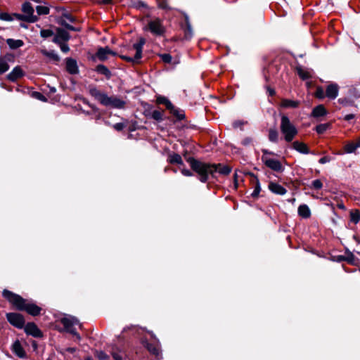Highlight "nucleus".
<instances>
[{"label":"nucleus","mask_w":360,"mask_h":360,"mask_svg":"<svg viewBox=\"0 0 360 360\" xmlns=\"http://www.w3.org/2000/svg\"><path fill=\"white\" fill-rule=\"evenodd\" d=\"M96 70L106 77V78L110 79L111 77L110 71L108 70V68L103 65H98L96 66Z\"/></svg>","instance_id":"29"},{"label":"nucleus","mask_w":360,"mask_h":360,"mask_svg":"<svg viewBox=\"0 0 360 360\" xmlns=\"http://www.w3.org/2000/svg\"><path fill=\"white\" fill-rule=\"evenodd\" d=\"M187 161L192 169L199 174L200 181L204 183L207 181L209 174L214 177L216 173L226 176L231 172V168L226 165L208 164L193 158H189Z\"/></svg>","instance_id":"1"},{"label":"nucleus","mask_w":360,"mask_h":360,"mask_svg":"<svg viewBox=\"0 0 360 360\" xmlns=\"http://www.w3.org/2000/svg\"><path fill=\"white\" fill-rule=\"evenodd\" d=\"M102 105L114 108L122 109L125 106V102L117 96H108L107 94L103 100Z\"/></svg>","instance_id":"8"},{"label":"nucleus","mask_w":360,"mask_h":360,"mask_svg":"<svg viewBox=\"0 0 360 360\" xmlns=\"http://www.w3.org/2000/svg\"><path fill=\"white\" fill-rule=\"evenodd\" d=\"M297 74L302 79H307L311 77L310 73L302 68L297 69Z\"/></svg>","instance_id":"36"},{"label":"nucleus","mask_w":360,"mask_h":360,"mask_svg":"<svg viewBox=\"0 0 360 360\" xmlns=\"http://www.w3.org/2000/svg\"><path fill=\"white\" fill-rule=\"evenodd\" d=\"M269 94H270L271 96H273V95H274V94H275V91H274V90H273V89H269Z\"/></svg>","instance_id":"60"},{"label":"nucleus","mask_w":360,"mask_h":360,"mask_svg":"<svg viewBox=\"0 0 360 360\" xmlns=\"http://www.w3.org/2000/svg\"><path fill=\"white\" fill-rule=\"evenodd\" d=\"M12 352L19 358H25L26 352L19 340H15L11 347Z\"/></svg>","instance_id":"12"},{"label":"nucleus","mask_w":360,"mask_h":360,"mask_svg":"<svg viewBox=\"0 0 360 360\" xmlns=\"http://www.w3.org/2000/svg\"><path fill=\"white\" fill-rule=\"evenodd\" d=\"M329 124H321L316 126V131L318 134H323L329 128Z\"/></svg>","instance_id":"40"},{"label":"nucleus","mask_w":360,"mask_h":360,"mask_svg":"<svg viewBox=\"0 0 360 360\" xmlns=\"http://www.w3.org/2000/svg\"><path fill=\"white\" fill-rule=\"evenodd\" d=\"M160 58L165 63H170L172 62V56L170 54L168 53H163L160 55Z\"/></svg>","instance_id":"44"},{"label":"nucleus","mask_w":360,"mask_h":360,"mask_svg":"<svg viewBox=\"0 0 360 360\" xmlns=\"http://www.w3.org/2000/svg\"><path fill=\"white\" fill-rule=\"evenodd\" d=\"M66 18L71 22H73L74 20L73 18L70 15H66Z\"/></svg>","instance_id":"59"},{"label":"nucleus","mask_w":360,"mask_h":360,"mask_svg":"<svg viewBox=\"0 0 360 360\" xmlns=\"http://www.w3.org/2000/svg\"><path fill=\"white\" fill-rule=\"evenodd\" d=\"M0 20L4 21H12L13 20V17L8 13H0Z\"/></svg>","instance_id":"42"},{"label":"nucleus","mask_w":360,"mask_h":360,"mask_svg":"<svg viewBox=\"0 0 360 360\" xmlns=\"http://www.w3.org/2000/svg\"><path fill=\"white\" fill-rule=\"evenodd\" d=\"M60 45V49L63 52L67 53L69 51L70 49L68 44L60 42L58 44Z\"/></svg>","instance_id":"49"},{"label":"nucleus","mask_w":360,"mask_h":360,"mask_svg":"<svg viewBox=\"0 0 360 360\" xmlns=\"http://www.w3.org/2000/svg\"><path fill=\"white\" fill-rule=\"evenodd\" d=\"M22 11L27 16V22H34L37 20V17L34 15V9L29 2H25L22 6Z\"/></svg>","instance_id":"10"},{"label":"nucleus","mask_w":360,"mask_h":360,"mask_svg":"<svg viewBox=\"0 0 360 360\" xmlns=\"http://www.w3.org/2000/svg\"><path fill=\"white\" fill-rule=\"evenodd\" d=\"M36 10L39 15H47L50 11L47 6H37Z\"/></svg>","instance_id":"39"},{"label":"nucleus","mask_w":360,"mask_h":360,"mask_svg":"<svg viewBox=\"0 0 360 360\" xmlns=\"http://www.w3.org/2000/svg\"><path fill=\"white\" fill-rule=\"evenodd\" d=\"M338 206H339V207H340V208H341V209H344V208H345V207H344V205H339Z\"/></svg>","instance_id":"61"},{"label":"nucleus","mask_w":360,"mask_h":360,"mask_svg":"<svg viewBox=\"0 0 360 360\" xmlns=\"http://www.w3.org/2000/svg\"><path fill=\"white\" fill-rule=\"evenodd\" d=\"M40 52L46 57H47L48 58H49L50 60H53V61H58L60 58L59 56H58L57 53H55V51H47L46 49H41L40 51Z\"/></svg>","instance_id":"27"},{"label":"nucleus","mask_w":360,"mask_h":360,"mask_svg":"<svg viewBox=\"0 0 360 360\" xmlns=\"http://www.w3.org/2000/svg\"><path fill=\"white\" fill-rule=\"evenodd\" d=\"M157 102L160 104H164L167 108H172V103L165 97H158L157 98Z\"/></svg>","instance_id":"34"},{"label":"nucleus","mask_w":360,"mask_h":360,"mask_svg":"<svg viewBox=\"0 0 360 360\" xmlns=\"http://www.w3.org/2000/svg\"><path fill=\"white\" fill-rule=\"evenodd\" d=\"M360 147V136L356 139L355 142H349L345 144L344 147L345 153H352L355 152V150Z\"/></svg>","instance_id":"20"},{"label":"nucleus","mask_w":360,"mask_h":360,"mask_svg":"<svg viewBox=\"0 0 360 360\" xmlns=\"http://www.w3.org/2000/svg\"><path fill=\"white\" fill-rule=\"evenodd\" d=\"M41 37L43 38H48L53 34V32L51 30H41L40 32Z\"/></svg>","instance_id":"43"},{"label":"nucleus","mask_w":360,"mask_h":360,"mask_svg":"<svg viewBox=\"0 0 360 360\" xmlns=\"http://www.w3.org/2000/svg\"><path fill=\"white\" fill-rule=\"evenodd\" d=\"M354 117L353 114H348L345 117V120H350Z\"/></svg>","instance_id":"57"},{"label":"nucleus","mask_w":360,"mask_h":360,"mask_svg":"<svg viewBox=\"0 0 360 360\" xmlns=\"http://www.w3.org/2000/svg\"><path fill=\"white\" fill-rule=\"evenodd\" d=\"M315 96L318 98H323L326 96V94H324V91L321 87H318L316 89V91L315 92Z\"/></svg>","instance_id":"45"},{"label":"nucleus","mask_w":360,"mask_h":360,"mask_svg":"<svg viewBox=\"0 0 360 360\" xmlns=\"http://www.w3.org/2000/svg\"><path fill=\"white\" fill-rule=\"evenodd\" d=\"M292 148L297 152L303 154L309 153V149L307 144L303 142L294 141L292 143Z\"/></svg>","instance_id":"21"},{"label":"nucleus","mask_w":360,"mask_h":360,"mask_svg":"<svg viewBox=\"0 0 360 360\" xmlns=\"http://www.w3.org/2000/svg\"><path fill=\"white\" fill-rule=\"evenodd\" d=\"M6 317L11 324L18 328H22L25 325L24 318L20 314L8 313Z\"/></svg>","instance_id":"9"},{"label":"nucleus","mask_w":360,"mask_h":360,"mask_svg":"<svg viewBox=\"0 0 360 360\" xmlns=\"http://www.w3.org/2000/svg\"><path fill=\"white\" fill-rule=\"evenodd\" d=\"M354 257V255L350 253L346 258H342V259L346 260L349 263H352Z\"/></svg>","instance_id":"55"},{"label":"nucleus","mask_w":360,"mask_h":360,"mask_svg":"<svg viewBox=\"0 0 360 360\" xmlns=\"http://www.w3.org/2000/svg\"><path fill=\"white\" fill-rule=\"evenodd\" d=\"M280 129L287 142H291L298 133L295 126L285 115L281 116Z\"/></svg>","instance_id":"3"},{"label":"nucleus","mask_w":360,"mask_h":360,"mask_svg":"<svg viewBox=\"0 0 360 360\" xmlns=\"http://www.w3.org/2000/svg\"><path fill=\"white\" fill-rule=\"evenodd\" d=\"M252 139L250 137L245 138L242 141V144L244 146H249V145L252 144Z\"/></svg>","instance_id":"50"},{"label":"nucleus","mask_w":360,"mask_h":360,"mask_svg":"<svg viewBox=\"0 0 360 360\" xmlns=\"http://www.w3.org/2000/svg\"><path fill=\"white\" fill-rule=\"evenodd\" d=\"M110 55L115 56L116 53L108 46L98 49L96 53V57L101 61L107 60Z\"/></svg>","instance_id":"11"},{"label":"nucleus","mask_w":360,"mask_h":360,"mask_svg":"<svg viewBox=\"0 0 360 360\" xmlns=\"http://www.w3.org/2000/svg\"><path fill=\"white\" fill-rule=\"evenodd\" d=\"M13 16H14L16 19L24 20L27 22L26 18L27 17L25 14H13Z\"/></svg>","instance_id":"51"},{"label":"nucleus","mask_w":360,"mask_h":360,"mask_svg":"<svg viewBox=\"0 0 360 360\" xmlns=\"http://www.w3.org/2000/svg\"><path fill=\"white\" fill-rule=\"evenodd\" d=\"M169 110L170 112L176 116L179 120H182L184 117V114L183 111L176 108L172 104V108H167Z\"/></svg>","instance_id":"32"},{"label":"nucleus","mask_w":360,"mask_h":360,"mask_svg":"<svg viewBox=\"0 0 360 360\" xmlns=\"http://www.w3.org/2000/svg\"><path fill=\"white\" fill-rule=\"evenodd\" d=\"M144 44L145 39L143 38H141L139 42L134 44L132 46V47L129 49L130 53L132 51H135V54L134 56H131V55H122L120 56V58L127 62H131L133 63H139V60L142 57V49Z\"/></svg>","instance_id":"6"},{"label":"nucleus","mask_w":360,"mask_h":360,"mask_svg":"<svg viewBox=\"0 0 360 360\" xmlns=\"http://www.w3.org/2000/svg\"><path fill=\"white\" fill-rule=\"evenodd\" d=\"M89 94L95 99L99 101L101 104H102L103 100L106 96V94L100 91L97 88L94 86L89 87Z\"/></svg>","instance_id":"18"},{"label":"nucleus","mask_w":360,"mask_h":360,"mask_svg":"<svg viewBox=\"0 0 360 360\" xmlns=\"http://www.w3.org/2000/svg\"><path fill=\"white\" fill-rule=\"evenodd\" d=\"M147 349L151 354L156 356H158L160 354V350L158 345L148 343L147 344Z\"/></svg>","instance_id":"31"},{"label":"nucleus","mask_w":360,"mask_h":360,"mask_svg":"<svg viewBox=\"0 0 360 360\" xmlns=\"http://www.w3.org/2000/svg\"><path fill=\"white\" fill-rule=\"evenodd\" d=\"M181 172L182 174L186 176H191L193 174L190 170L185 169V168L181 169Z\"/></svg>","instance_id":"52"},{"label":"nucleus","mask_w":360,"mask_h":360,"mask_svg":"<svg viewBox=\"0 0 360 360\" xmlns=\"http://www.w3.org/2000/svg\"><path fill=\"white\" fill-rule=\"evenodd\" d=\"M60 323L68 332L76 336L78 340H80V336L75 328V326H78L79 328L82 327V324L77 319L71 316H65L60 319Z\"/></svg>","instance_id":"7"},{"label":"nucleus","mask_w":360,"mask_h":360,"mask_svg":"<svg viewBox=\"0 0 360 360\" xmlns=\"http://www.w3.org/2000/svg\"><path fill=\"white\" fill-rule=\"evenodd\" d=\"M151 116L154 120L160 121L162 120L163 112L160 110H154L152 112Z\"/></svg>","instance_id":"41"},{"label":"nucleus","mask_w":360,"mask_h":360,"mask_svg":"<svg viewBox=\"0 0 360 360\" xmlns=\"http://www.w3.org/2000/svg\"><path fill=\"white\" fill-rule=\"evenodd\" d=\"M268 136L271 142L277 143L278 141V133L276 129H269Z\"/></svg>","instance_id":"30"},{"label":"nucleus","mask_w":360,"mask_h":360,"mask_svg":"<svg viewBox=\"0 0 360 360\" xmlns=\"http://www.w3.org/2000/svg\"><path fill=\"white\" fill-rule=\"evenodd\" d=\"M168 162L170 164H176L179 165H184L181 157L179 154L175 153H172L169 154Z\"/></svg>","instance_id":"24"},{"label":"nucleus","mask_w":360,"mask_h":360,"mask_svg":"<svg viewBox=\"0 0 360 360\" xmlns=\"http://www.w3.org/2000/svg\"><path fill=\"white\" fill-rule=\"evenodd\" d=\"M61 25L64 27H65L68 30H72V31H79V30L77 29V28H75V27L66 23L64 21H62L61 22Z\"/></svg>","instance_id":"47"},{"label":"nucleus","mask_w":360,"mask_h":360,"mask_svg":"<svg viewBox=\"0 0 360 360\" xmlns=\"http://www.w3.org/2000/svg\"><path fill=\"white\" fill-rule=\"evenodd\" d=\"M111 355L115 360H125L126 355L124 352L119 350L117 348L114 347H112L110 351Z\"/></svg>","instance_id":"25"},{"label":"nucleus","mask_w":360,"mask_h":360,"mask_svg":"<svg viewBox=\"0 0 360 360\" xmlns=\"http://www.w3.org/2000/svg\"><path fill=\"white\" fill-rule=\"evenodd\" d=\"M330 160V158L328 157V156H324L323 158H321L319 162L320 164H325L326 162H328Z\"/></svg>","instance_id":"53"},{"label":"nucleus","mask_w":360,"mask_h":360,"mask_svg":"<svg viewBox=\"0 0 360 360\" xmlns=\"http://www.w3.org/2000/svg\"><path fill=\"white\" fill-rule=\"evenodd\" d=\"M299 105V101L290 99H282L281 102V106L284 108H296Z\"/></svg>","instance_id":"22"},{"label":"nucleus","mask_w":360,"mask_h":360,"mask_svg":"<svg viewBox=\"0 0 360 360\" xmlns=\"http://www.w3.org/2000/svg\"><path fill=\"white\" fill-rule=\"evenodd\" d=\"M66 70L70 74H77L78 72V67L76 60L72 58H67Z\"/></svg>","instance_id":"19"},{"label":"nucleus","mask_w":360,"mask_h":360,"mask_svg":"<svg viewBox=\"0 0 360 360\" xmlns=\"http://www.w3.org/2000/svg\"><path fill=\"white\" fill-rule=\"evenodd\" d=\"M312 186L315 189H321L323 186V184L319 179H316L312 181Z\"/></svg>","instance_id":"46"},{"label":"nucleus","mask_w":360,"mask_h":360,"mask_svg":"<svg viewBox=\"0 0 360 360\" xmlns=\"http://www.w3.org/2000/svg\"><path fill=\"white\" fill-rule=\"evenodd\" d=\"M26 333L34 337L39 338L41 336V332L34 323H28L25 327Z\"/></svg>","instance_id":"14"},{"label":"nucleus","mask_w":360,"mask_h":360,"mask_svg":"<svg viewBox=\"0 0 360 360\" xmlns=\"http://www.w3.org/2000/svg\"><path fill=\"white\" fill-rule=\"evenodd\" d=\"M243 123L242 122H240V121H237V122H235L233 123V127H234L235 128H237V127H242V126H243Z\"/></svg>","instance_id":"56"},{"label":"nucleus","mask_w":360,"mask_h":360,"mask_svg":"<svg viewBox=\"0 0 360 360\" xmlns=\"http://www.w3.org/2000/svg\"><path fill=\"white\" fill-rule=\"evenodd\" d=\"M34 95L35 98H38L39 100L46 101L45 97L41 93L34 92Z\"/></svg>","instance_id":"54"},{"label":"nucleus","mask_w":360,"mask_h":360,"mask_svg":"<svg viewBox=\"0 0 360 360\" xmlns=\"http://www.w3.org/2000/svg\"><path fill=\"white\" fill-rule=\"evenodd\" d=\"M298 214L302 218L307 219L311 216V211L307 205H301L298 207Z\"/></svg>","instance_id":"26"},{"label":"nucleus","mask_w":360,"mask_h":360,"mask_svg":"<svg viewBox=\"0 0 360 360\" xmlns=\"http://www.w3.org/2000/svg\"><path fill=\"white\" fill-rule=\"evenodd\" d=\"M2 295L16 309L25 311L32 316H37L41 311V308L34 303L23 299L20 295L10 290H4L2 292Z\"/></svg>","instance_id":"2"},{"label":"nucleus","mask_w":360,"mask_h":360,"mask_svg":"<svg viewBox=\"0 0 360 360\" xmlns=\"http://www.w3.org/2000/svg\"><path fill=\"white\" fill-rule=\"evenodd\" d=\"M124 127H125V124L122 122L116 123L115 124L113 125V128L115 130L119 131H122Z\"/></svg>","instance_id":"48"},{"label":"nucleus","mask_w":360,"mask_h":360,"mask_svg":"<svg viewBox=\"0 0 360 360\" xmlns=\"http://www.w3.org/2000/svg\"><path fill=\"white\" fill-rule=\"evenodd\" d=\"M70 39V34L65 30L58 28L56 32V34L53 39V41L56 44H60V42L66 41Z\"/></svg>","instance_id":"13"},{"label":"nucleus","mask_w":360,"mask_h":360,"mask_svg":"<svg viewBox=\"0 0 360 360\" xmlns=\"http://www.w3.org/2000/svg\"><path fill=\"white\" fill-rule=\"evenodd\" d=\"M101 3L103 4H109L112 3V0H102Z\"/></svg>","instance_id":"58"},{"label":"nucleus","mask_w":360,"mask_h":360,"mask_svg":"<svg viewBox=\"0 0 360 360\" xmlns=\"http://www.w3.org/2000/svg\"><path fill=\"white\" fill-rule=\"evenodd\" d=\"M8 69L9 65L8 63L4 59H0V75L6 72Z\"/></svg>","instance_id":"37"},{"label":"nucleus","mask_w":360,"mask_h":360,"mask_svg":"<svg viewBox=\"0 0 360 360\" xmlns=\"http://www.w3.org/2000/svg\"><path fill=\"white\" fill-rule=\"evenodd\" d=\"M350 220L354 224H357L360 221V212L358 210L350 212Z\"/></svg>","instance_id":"33"},{"label":"nucleus","mask_w":360,"mask_h":360,"mask_svg":"<svg viewBox=\"0 0 360 360\" xmlns=\"http://www.w3.org/2000/svg\"><path fill=\"white\" fill-rule=\"evenodd\" d=\"M7 44L9 46L11 49H18L23 46V41L20 39H8L6 40Z\"/></svg>","instance_id":"28"},{"label":"nucleus","mask_w":360,"mask_h":360,"mask_svg":"<svg viewBox=\"0 0 360 360\" xmlns=\"http://www.w3.org/2000/svg\"><path fill=\"white\" fill-rule=\"evenodd\" d=\"M260 191H261V188H260L259 179L257 178H255V189L252 193V196L254 198L257 197L259 194Z\"/></svg>","instance_id":"38"},{"label":"nucleus","mask_w":360,"mask_h":360,"mask_svg":"<svg viewBox=\"0 0 360 360\" xmlns=\"http://www.w3.org/2000/svg\"><path fill=\"white\" fill-rule=\"evenodd\" d=\"M68 351H70V352H74V351H75V349H73V348H70V349H68Z\"/></svg>","instance_id":"62"},{"label":"nucleus","mask_w":360,"mask_h":360,"mask_svg":"<svg viewBox=\"0 0 360 360\" xmlns=\"http://www.w3.org/2000/svg\"><path fill=\"white\" fill-rule=\"evenodd\" d=\"M262 151L263 155L261 160L267 167L276 172H283L284 171V167L282 165L281 162L270 157V155L273 154L272 152L266 149H263Z\"/></svg>","instance_id":"5"},{"label":"nucleus","mask_w":360,"mask_h":360,"mask_svg":"<svg viewBox=\"0 0 360 360\" xmlns=\"http://www.w3.org/2000/svg\"><path fill=\"white\" fill-rule=\"evenodd\" d=\"M268 187H269V189L272 193L277 194V195H284L287 192L286 189L283 186H282L281 185H280L276 182L271 181L269 184Z\"/></svg>","instance_id":"16"},{"label":"nucleus","mask_w":360,"mask_h":360,"mask_svg":"<svg viewBox=\"0 0 360 360\" xmlns=\"http://www.w3.org/2000/svg\"><path fill=\"white\" fill-rule=\"evenodd\" d=\"M24 75V72L20 66H16L13 70L7 75L8 80L15 82L21 78Z\"/></svg>","instance_id":"15"},{"label":"nucleus","mask_w":360,"mask_h":360,"mask_svg":"<svg viewBox=\"0 0 360 360\" xmlns=\"http://www.w3.org/2000/svg\"><path fill=\"white\" fill-rule=\"evenodd\" d=\"M338 86L336 84H329L326 90V96L330 99H335L338 96Z\"/></svg>","instance_id":"17"},{"label":"nucleus","mask_w":360,"mask_h":360,"mask_svg":"<svg viewBox=\"0 0 360 360\" xmlns=\"http://www.w3.org/2000/svg\"><path fill=\"white\" fill-rule=\"evenodd\" d=\"M94 355L99 360H109V356L103 351L96 350L94 352Z\"/></svg>","instance_id":"35"},{"label":"nucleus","mask_w":360,"mask_h":360,"mask_svg":"<svg viewBox=\"0 0 360 360\" xmlns=\"http://www.w3.org/2000/svg\"><path fill=\"white\" fill-rule=\"evenodd\" d=\"M326 114L327 110L323 105H319L318 106L315 107L311 112V116L314 117H322Z\"/></svg>","instance_id":"23"},{"label":"nucleus","mask_w":360,"mask_h":360,"mask_svg":"<svg viewBox=\"0 0 360 360\" xmlns=\"http://www.w3.org/2000/svg\"><path fill=\"white\" fill-rule=\"evenodd\" d=\"M85 360H93L91 357H86Z\"/></svg>","instance_id":"63"},{"label":"nucleus","mask_w":360,"mask_h":360,"mask_svg":"<svg viewBox=\"0 0 360 360\" xmlns=\"http://www.w3.org/2000/svg\"><path fill=\"white\" fill-rule=\"evenodd\" d=\"M144 30L150 32L155 36H163L166 32V27L164 25L163 20L159 18H150L148 20L147 25Z\"/></svg>","instance_id":"4"}]
</instances>
